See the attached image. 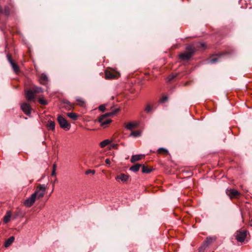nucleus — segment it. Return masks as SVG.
Wrapping results in <instances>:
<instances>
[{"instance_id": "nucleus-1", "label": "nucleus", "mask_w": 252, "mask_h": 252, "mask_svg": "<svg viewBox=\"0 0 252 252\" xmlns=\"http://www.w3.org/2000/svg\"><path fill=\"white\" fill-rule=\"evenodd\" d=\"M206 45L204 43H197L195 45H191L188 46L186 48V51L179 55V58L182 60L186 61L189 60L193 55L195 51V48L201 49H204Z\"/></svg>"}, {"instance_id": "nucleus-2", "label": "nucleus", "mask_w": 252, "mask_h": 252, "mask_svg": "<svg viewBox=\"0 0 252 252\" xmlns=\"http://www.w3.org/2000/svg\"><path fill=\"white\" fill-rule=\"evenodd\" d=\"M116 111L106 113L100 115L98 118V121L100 124V126L105 128L110 124L112 122L110 117L114 115Z\"/></svg>"}, {"instance_id": "nucleus-3", "label": "nucleus", "mask_w": 252, "mask_h": 252, "mask_svg": "<svg viewBox=\"0 0 252 252\" xmlns=\"http://www.w3.org/2000/svg\"><path fill=\"white\" fill-rule=\"evenodd\" d=\"M57 121L62 128L65 130H68L70 128V124L68 123L67 120L62 116L58 115L57 117Z\"/></svg>"}, {"instance_id": "nucleus-4", "label": "nucleus", "mask_w": 252, "mask_h": 252, "mask_svg": "<svg viewBox=\"0 0 252 252\" xmlns=\"http://www.w3.org/2000/svg\"><path fill=\"white\" fill-rule=\"evenodd\" d=\"M45 189L46 187L44 185H39L37 187L36 189L33 194H35V196L36 198H41L45 194Z\"/></svg>"}, {"instance_id": "nucleus-5", "label": "nucleus", "mask_w": 252, "mask_h": 252, "mask_svg": "<svg viewBox=\"0 0 252 252\" xmlns=\"http://www.w3.org/2000/svg\"><path fill=\"white\" fill-rule=\"evenodd\" d=\"M105 76L107 79H113L118 78L120 76V74L114 70H107L105 72Z\"/></svg>"}, {"instance_id": "nucleus-6", "label": "nucleus", "mask_w": 252, "mask_h": 252, "mask_svg": "<svg viewBox=\"0 0 252 252\" xmlns=\"http://www.w3.org/2000/svg\"><path fill=\"white\" fill-rule=\"evenodd\" d=\"M247 236V231L245 230L237 231L236 233V239L239 242H243L245 241Z\"/></svg>"}, {"instance_id": "nucleus-7", "label": "nucleus", "mask_w": 252, "mask_h": 252, "mask_svg": "<svg viewBox=\"0 0 252 252\" xmlns=\"http://www.w3.org/2000/svg\"><path fill=\"white\" fill-rule=\"evenodd\" d=\"M215 240V238L214 237H207L203 242L202 246L199 248V252H203L204 250Z\"/></svg>"}, {"instance_id": "nucleus-8", "label": "nucleus", "mask_w": 252, "mask_h": 252, "mask_svg": "<svg viewBox=\"0 0 252 252\" xmlns=\"http://www.w3.org/2000/svg\"><path fill=\"white\" fill-rule=\"evenodd\" d=\"M226 193L231 199L236 198L240 195V193L235 189H227Z\"/></svg>"}, {"instance_id": "nucleus-9", "label": "nucleus", "mask_w": 252, "mask_h": 252, "mask_svg": "<svg viewBox=\"0 0 252 252\" xmlns=\"http://www.w3.org/2000/svg\"><path fill=\"white\" fill-rule=\"evenodd\" d=\"M7 60L9 63H10L13 71L16 73H18L19 71V67L12 59L11 56L10 55H7Z\"/></svg>"}, {"instance_id": "nucleus-10", "label": "nucleus", "mask_w": 252, "mask_h": 252, "mask_svg": "<svg viewBox=\"0 0 252 252\" xmlns=\"http://www.w3.org/2000/svg\"><path fill=\"white\" fill-rule=\"evenodd\" d=\"M36 197L35 196V194H32L31 197L27 198L24 202L25 205L27 207H30L34 203Z\"/></svg>"}, {"instance_id": "nucleus-11", "label": "nucleus", "mask_w": 252, "mask_h": 252, "mask_svg": "<svg viewBox=\"0 0 252 252\" xmlns=\"http://www.w3.org/2000/svg\"><path fill=\"white\" fill-rule=\"evenodd\" d=\"M25 95L28 100L32 101L34 100L36 94L32 89H30L26 92Z\"/></svg>"}, {"instance_id": "nucleus-12", "label": "nucleus", "mask_w": 252, "mask_h": 252, "mask_svg": "<svg viewBox=\"0 0 252 252\" xmlns=\"http://www.w3.org/2000/svg\"><path fill=\"white\" fill-rule=\"evenodd\" d=\"M75 100L76 102V104L79 105V106L85 108L86 107V101L84 98L81 97H76Z\"/></svg>"}, {"instance_id": "nucleus-13", "label": "nucleus", "mask_w": 252, "mask_h": 252, "mask_svg": "<svg viewBox=\"0 0 252 252\" xmlns=\"http://www.w3.org/2000/svg\"><path fill=\"white\" fill-rule=\"evenodd\" d=\"M158 105V103L157 102H149L146 105L145 110H152L153 109H156L157 108Z\"/></svg>"}, {"instance_id": "nucleus-14", "label": "nucleus", "mask_w": 252, "mask_h": 252, "mask_svg": "<svg viewBox=\"0 0 252 252\" xmlns=\"http://www.w3.org/2000/svg\"><path fill=\"white\" fill-rule=\"evenodd\" d=\"M138 126L139 123L137 122H130L126 125L125 127L128 130H132L133 128L137 127Z\"/></svg>"}, {"instance_id": "nucleus-15", "label": "nucleus", "mask_w": 252, "mask_h": 252, "mask_svg": "<svg viewBox=\"0 0 252 252\" xmlns=\"http://www.w3.org/2000/svg\"><path fill=\"white\" fill-rule=\"evenodd\" d=\"M48 81V78L47 75L45 73L41 74L39 78V82L42 85H46Z\"/></svg>"}, {"instance_id": "nucleus-16", "label": "nucleus", "mask_w": 252, "mask_h": 252, "mask_svg": "<svg viewBox=\"0 0 252 252\" xmlns=\"http://www.w3.org/2000/svg\"><path fill=\"white\" fill-rule=\"evenodd\" d=\"M128 176L124 174H121L120 175L117 176L115 179L118 182L121 181L124 182L128 180Z\"/></svg>"}, {"instance_id": "nucleus-17", "label": "nucleus", "mask_w": 252, "mask_h": 252, "mask_svg": "<svg viewBox=\"0 0 252 252\" xmlns=\"http://www.w3.org/2000/svg\"><path fill=\"white\" fill-rule=\"evenodd\" d=\"M15 240V237L14 236H11L7 240L5 241L4 244V246L5 248H8L13 243Z\"/></svg>"}, {"instance_id": "nucleus-18", "label": "nucleus", "mask_w": 252, "mask_h": 252, "mask_svg": "<svg viewBox=\"0 0 252 252\" xmlns=\"http://www.w3.org/2000/svg\"><path fill=\"white\" fill-rule=\"evenodd\" d=\"M48 130L54 131L55 129V123L54 121L49 120L46 125Z\"/></svg>"}, {"instance_id": "nucleus-19", "label": "nucleus", "mask_w": 252, "mask_h": 252, "mask_svg": "<svg viewBox=\"0 0 252 252\" xmlns=\"http://www.w3.org/2000/svg\"><path fill=\"white\" fill-rule=\"evenodd\" d=\"M66 115L72 120H77L79 117V115L75 113L69 112L66 114Z\"/></svg>"}, {"instance_id": "nucleus-20", "label": "nucleus", "mask_w": 252, "mask_h": 252, "mask_svg": "<svg viewBox=\"0 0 252 252\" xmlns=\"http://www.w3.org/2000/svg\"><path fill=\"white\" fill-rule=\"evenodd\" d=\"M11 217V213L10 211H7L6 215L3 217V222L5 223H7L10 220Z\"/></svg>"}, {"instance_id": "nucleus-21", "label": "nucleus", "mask_w": 252, "mask_h": 252, "mask_svg": "<svg viewBox=\"0 0 252 252\" xmlns=\"http://www.w3.org/2000/svg\"><path fill=\"white\" fill-rule=\"evenodd\" d=\"M142 156L141 155H136L132 156L131 158L130 161L133 163L136 161L139 160L142 158Z\"/></svg>"}, {"instance_id": "nucleus-22", "label": "nucleus", "mask_w": 252, "mask_h": 252, "mask_svg": "<svg viewBox=\"0 0 252 252\" xmlns=\"http://www.w3.org/2000/svg\"><path fill=\"white\" fill-rule=\"evenodd\" d=\"M141 166H142V165L140 164H136L132 166L130 168V170L135 172H137L139 170L140 167H141Z\"/></svg>"}, {"instance_id": "nucleus-23", "label": "nucleus", "mask_w": 252, "mask_h": 252, "mask_svg": "<svg viewBox=\"0 0 252 252\" xmlns=\"http://www.w3.org/2000/svg\"><path fill=\"white\" fill-rule=\"evenodd\" d=\"M21 108L22 110H31L30 105L27 103H23L21 104Z\"/></svg>"}, {"instance_id": "nucleus-24", "label": "nucleus", "mask_w": 252, "mask_h": 252, "mask_svg": "<svg viewBox=\"0 0 252 252\" xmlns=\"http://www.w3.org/2000/svg\"><path fill=\"white\" fill-rule=\"evenodd\" d=\"M32 90L34 92L35 94L43 92V89L37 86H34Z\"/></svg>"}, {"instance_id": "nucleus-25", "label": "nucleus", "mask_w": 252, "mask_h": 252, "mask_svg": "<svg viewBox=\"0 0 252 252\" xmlns=\"http://www.w3.org/2000/svg\"><path fill=\"white\" fill-rule=\"evenodd\" d=\"M220 58V56L218 55H214L212 56L210 59V62L211 63H215L219 61V58Z\"/></svg>"}, {"instance_id": "nucleus-26", "label": "nucleus", "mask_w": 252, "mask_h": 252, "mask_svg": "<svg viewBox=\"0 0 252 252\" xmlns=\"http://www.w3.org/2000/svg\"><path fill=\"white\" fill-rule=\"evenodd\" d=\"M141 135V131H133L130 134V136L133 137H137L140 136Z\"/></svg>"}, {"instance_id": "nucleus-27", "label": "nucleus", "mask_w": 252, "mask_h": 252, "mask_svg": "<svg viewBox=\"0 0 252 252\" xmlns=\"http://www.w3.org/2000/svg\"><path fill=\"white\" fill-rule=\"evenodd\" d=\"M142 172L144 173H149L151 172L152 169L150 168H148L145 165H142Z\"/></svg>"}, {"instance_id": "nucleus-28", "label": "nucleus", "mask_w": 252, "mask_h": 252, "mask_svg": "<svg viewBox=\"0 0 252 252\" xmlns=\"http://www.w3.org/2000/svg\"><path fill=\"white\" fill-rule=\"evenodd\" d=\"M110 141L108 139H106V140H103L102 142H101L100 143L99 145L101 148H104L105 146H106L107 145L110 144Z\"/></svg>"}, {"instance_id": "nucleus-29", "label": "nucleus", "mask_w": 252, "mask_h": 252, "mask_svg": "<svg viewBox=\"0 0 252 252\" xmlns=\"http://www.w3.org/2000/svg\"><path fill=\"white\" fill-rule=\"evenodd\" d=\"M168 100V97L166 95H163L161 97H160L159 99V103H164L167 101Z\"/></svg>"}, {"instance_id": "nucleus-30", "label": "nucleus", "mask_w": 252, "mask_h": 252, "mask_svg": "<svg viewBox=\"0 0 252 252\" xmlns=\"http://www.w3.org/2000/svg\"><path fill=\"white\" fill-rule=\"evenodd\" d=\"M158 153L167 154L168 153V151L165 148H160L158 149Z\"/></svg>"}, {"instance_id": "nucleus-31", "label": "nucleus", "mask_w": 252, "mask_h": 252, "mask_svg": "<svg viewBox=\"0 0 252 252\" xmlns=\"http://www.w3.org/2000/svg\"><path fill=\"white\" fill-rule=\"evenodd\" d=\"M38 102L40 104L43 105H45L47 104V103H48L47 100H46L45 99H44L43 98H40V97L38 98Z\"/></svg>"}, {"instance_id": "nucleus-32", "label": "nucleus", "mask_w": 252, "mask_h": 252, "mask_svg": "<svg viewBox=\"0 0 252 252\" xmlns=\"http://www.w3.org/2000/svg\"><path fill=\"white\" fill-rule=\"evenodd\" d=\"M95 172V171L94 170L88 169L86 171L85 174L86 175H88L91 173H92V174H94Z\"/></svg>"}, {"instance_id": "nucleus-33", "label": "nucleus", "mask_w": 252, "mask_h": 252, "mask_svg": "<svg viewBox=\"0 0 252 252\" xmlns=\"http://www.w3.org/2000/svg\"><path fill=\"white\" fill-rule=\"evenodd\" d=\"M106 104H102L99 106L98 109L99 110H105L106 108Z\"/></svg>"}, {"instance_id": "nucleus-34", "label": "nucleus", "mask_w": 252, "mask_h": 252, "mask_svg": "<svg viewBox=\"0 0 252 252\" xmlns=\"http://www.w3.org/2000/svg\"><path fill=\"white\" fill-rule=\"evenodd\" d=\"M51 174L52 176H55V175H56V165L55 164L53 165V170H52Z\"/></svg>"}, {"instance_id": "nucleus-35", "label": "nucleus", "mask_w": 252, "mask_h": 252, "mask_svg": "<svg viewBox=\"0 0 252 252\" xmlns=\"http://www.w3.org/2000/svg\"><path fill=\"white\" fill-rule=\"evenodd\" d=\"M105 163L107 164H110L111 163L110 160L109 158H106L105 159Z\"/></svg>"}, {"instance_id": "nucleus-36", "label": "nucleus", "mask_w": 252, "mask_h": 252, "mask_svg": "<svg viewBox=\"0 0 252 252\" xmlns=\"http://www.w3.org/2000/svg\"><path fill=\"white\" fill-rule=\"evenodd\" d=\"M25 114H26V115L30 116V115L31 114V111H25Z\"/></svg>"}, {"instance_id": "nucleus-37", "label": "nucleus", "mask_w": 252, "mask_h": 252, "mask_svg": "<svg viewBox=\"0 0 252 252\" xmlns=\"http://www.w3.org/2000/svg\"><path fill=\"white\" fill-rule=\"evenodd\" d=\"M68 104L71 106V107L74 108V107H73V106L74 105V104H71L70 102H68Z\"/></svg>"}, {"instance_id": "nucleus-38", "label": "nucleus", "mask_w": 252, "mask_h": 252, "mask_svg": "<svg viewBox=\"0 0 252 252\" xmlns=\"http://www.w3.org/2000/svg\"><path fill=\"white\" fill-rule=\"evenodd\" d=\"M112 110H115V111H117V110H120V108H116L114 109H112Z\"/></svg>"}, {"instance_id": "nucleus-39", "label": "nucleus", "mask_w": 252, "mask_h": 252, "mask_svg": "<svg viewBox=\"0 0 252 252\" xmlns=\"http://www.w3.org/2000/svg\"><path fill=\"white\" fill-rule=\"evenodd\" d=\"M250 225L252 226V220L250 222Z\"/></svg>"}]
</instances>
